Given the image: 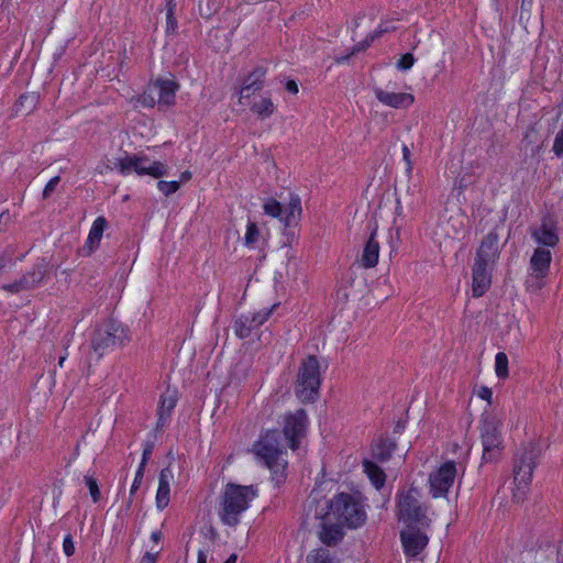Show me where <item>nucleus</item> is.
Masks as SVG:
<instances>
[{
	"label": "nucleus",
	"instance_id": "obj_4",
	"mask_svg": "<svg viewBox=\"0 0 563 563\" xmlns=\"http://www.w3.org/2000/svg\"><path fill=\"white\" fill-rule=\"evenodd\" d=\"M129 341V328L119 321L108 320L95 329L90 347L98 357H101L107 351L121 347Z\"/></svg>",
	"mask_w": 563,
	"mask_h": 563
},
{
	"label": "nucleus",
	"instance_id": "obj_22",
	"mask_svg": "<svg viewBox=\"0 0 563 563\" xmlns=\"http://www.w3.org/2000/svg\"><path fill=\"white\" fill-rule=\"evenodd\" d=\"M532 235L541 246H555L559 242L555 228L548 222H543L539 228L534 229Z\"/></svg>",
	"mask_w": 563,
	"mask_h": 563
},
{
	"label": "nucleus",
	"instance_id": "obj_61",
	"mask_svg": "<svg viewBox=\"0 0 563 563\" xmlns=\"http://www.w3.org/2000/svg\"><path fill=\"white\" fill-rule=\"evenodd\" d=\"M65 360H66V356H60V357H59V360H58V365H59L60 367H63V364H64Z\"/></svg>",
	"mask_w": 563,
	"mask_h": 563
},
{
	"label": "nucleus",
	"instance_id": "obj_26",
	"mask_svg": "<svg viewBox=\"0 0 563 563\" xmlns=\"http://www.w3.org/2000/svg\"><path fill=\"white\" fill-rule=\"evenodd\" d=\"M307 563H340V560L328 548H317L306 558Z\"/></svg>",
	"mask_w": 563,
	"mask_h": 563
},
{
	"label": "nucleus",
	"instance_id": "obj_43",
	"mask_svg": "<svg viewBox=\"0 0 563 563\" xmlns=\"http://www.w3.org/2000/svg\"><path fill=\"white\" fill-rule=\"evenodd\" d=\"M63 550L67 556H71L75 553V544L70 534L64 538Z\"/></svg>",
	"mask_w": 563,
	"mask_h": 563
},
{
	"label": "nucleus",
	"instance_id": "obj_7",
	"mask_svg": "<svg viewBox=\"0 0 563 563\" xmlns=\"http://www.w3.org/2000/svg\"><path fill=\"white\" fill-rule=\"evenodd\" d=\"M263 209L265 214L280 219V221L284 222L285 228L288 229L286 232L287 241L284 242V246H290L294 243H298L295 229L300 221L302 212L301 200L298 195H290L285 217H283V206L276 199H267L264 202Z\"/></svg>",
	"mask_w": 563,
	"mask_h": 563
},
{
	"label": "nucleus",
	"instance_id": "obj_51",
	"mask_svg": "<svg viewBox=\"0 0 563 563\" xmlns=\"http://www.w3.org/2000/svg\"><path fill=\"white\" fill-rule=\"evenodd\" d=\"M478 396L482 398V399H485V400H490L492 396H493V393L489 388L487 387H482V389L479 390L478 393Z\"/></svg>",
	"mask_w": 563,
	"mask_h": 563
},
{
	"label": "nucleus",
	"instance_id": "obj_63",
	"mask_svg": "<svg viewBox=\"0 0 563 563\" xmlns=\"http://www.w3.org/2000/svg\"><path fill=\"white\" fill-rule=\"evenodd\" d=\"M229 234H233L234 236H238V238H239V233H238V231L229 232Z\"/></svg>",
	"mask_w": 563,
	"mask_h": 563
},
{
	"label": "nucleus",
	"instance_id": "obj_59",
	"mask_svg": "<svg viewBox=\"0 0 563 563\" xmlns=\"http://www.w3.org/2000/svg\"><path fill=\"white\" fill-rule=\"evenodd\" d=\"M145 465L146 464H143V462L141 461L140 465H139V468L136 472H141V476H144V468H145Z\"/></svg>",
	"mask_w": 563,
	"mask_h": 563
},
{
	"label": "nucleus",
	"instance_id": "obj_30",
	"mask_svg": "<svg viewBox=\"0 0 563 563\" xmlns=\"http://www.w3.org/2000/svg\"><path fill=\"white\" fill-rule=\"evenodd\" d=\"M265 74L266 69L258 66L244 79L243 85L252 88L253 90L260 91L263 88Z\"/></svg>",
	"mask_w": 563,
	"mask_h": 563
},
{
	"label": "nucleus",
	"instance_id": "obj_3",
	"mask_svg": "<svg viewBox=\"0 0 563 563\" xmlns=\"http://www.w3.org/2000/svg\"><path fill=\"white\" fill-rule=\"evenodd\" d=\"M329 516L347 528H358L366 520V512L360 495L340 493L329 504Z\"/></svg>",
	"mask_w": 563,
	"mask_h": 563
},
{
	"label": "nucleus",
	"instance_id": "obj_8",
	"mask_svg": "<svg viewBox=\"0 0 563 563\" xmlns=\"http://www.w3.org/2000/svg\"><path fill=\"white\" fill-rule=\"evenodd\" d=\"M320 365L316 356L310 355L302 360L299 369L295 393L302 402L314 401L320 387Z\"/></svg>",
	"mask_w": 563,
	"mask_h": 563
},
{
	"label": "nucleus",
	"instance_id": "obj_13",
	"mask_svg": "<svg viewBox=\"0 0 563 563\" xmlns=\"http://www.w3.org/2000/svg\"><path fill=\"white\" fill-rule=\"evenodd\" d=\"M483 445V461L493 462L500 454L501 438L497 423L493 419H485L481 427Z\"/></svg>",
	"mask_w": 563,
	"mask_h": 563
},
{
	"label": "nucleus",
	"instance_id": "obj_49",
	"mask_svg": "<svg viewBox=\"0 0 563 563\" xmlns=\"http://www.w3.org/2000/svg\"><path fill=\"white\" fill-rule=\"evenodd\" d=\"M152 453H153V445L152 444H147L144 448L143 454H142V462H143V464L147 463V461L150 460Z\"/></svg>",
	"mask_w": 563,
	"mask_h": 563
},
{
	"label": "nucleus",
	"instance_id": "obj_12",
	"mask_svg": "<svg viewBox=\"0 0 563 563\" xmlns=\"http://www.w3.org/2000/svg\"><path fill=\"white\" fill-rule=\"evenodd\" d=\"M307 423L308 417L305 409L285 415L283 433L291 450L298 449L300 439L306 435Z\"/></svg>",
	"mask_w": 563,
	"mask_h": 563
},
{
	"label": "nucleus",
	"instance_id": "obj_44",
	"mask_svg": "<svg viewBox=\"0 0 563 563\" xmlns=\"http://www.w3.org/2000/svg\"><path fill=\"white\" fill-rule=\"evenodd\" d=\"M388 243L393 246L397 243H406V240L402 238V233L400 232L399 229H395V232L394 233H390V239L388 241Z\"/></svg>",
	"mask_w": 563,
	"mask_h": 563
},
{
	"label": "nucleus",
	"instance_id": "obj_34",
	"mask_svg": "<svg viewBox=\"0 0 563 563\" xmlns=\"http://www.w3.org/2000/svg\"><path fill=\"white\" fill-rule=\"evenodd\" d=\"M166 31L174 32L177 27V21L175 18L176 2L175 0H167L166 3Z\"/></svg>",
	"mask_w": 563,
	"mask_h": 563
},
{
	"label": "nucleus",
	"instance_id": "obj_25",
	"mask_svg": "<svg viewBox=\"0 0 563 563\" xmlns=\"http://www.w3.org/2000/svg\"><path fill=\"white\" fill-rule=\"evenodd\" d=\"M363 467H364V472L366 473V475L369 478V481L372 482V484L377 489L382 488L384 486L385 479H386V476H385V473L383 472V470L372 461H364Z\"/></svg>",
	"mask_w": 563,
	"mask_h": 563
},
{
	"label": "nucleus",
	"instance_id": "obj_47",
	"mask_svg": "<svg viewBox=\"0 0 563 563\" xmlns=\"http://www.w3.org/2000/svg\"><path fill=\"white\" fill-rule=\"evenodd\" d=\"M27 101H30L31 104L33 106L34 102L36 101V97L34 95H30V96L23 95V96L20 97L19 102H18L16 106L18 107H23L24 103L27 102Z\"/></svg>",
	"mask_w": 563,
	"mask_h": 563
},
{
	"label": "nucleus",
	"instance_id": "obj_1",
	"mask_svg": "<svg viewBox=\"0 0 563 563\" xmlns=\"http://www.w3.org/2000/svg\"><path fill=\"white\" fill-rule=\"evenodd\" d=\"M283 438L278 430H268L254 444L253 451L255 455L271 470L273 479L279 484L286 478L287 461L284 459L286 454L284 450Z\"/></svg>",
	"mask_w": 563,
	"mask_h": 563
},
{
	"label": "nucleus",
	"instance_id": "obj_46",
	"mask_svg": "<svg viewBox=\"0 0 563 563\" xmlns=\"http://www.w3.org/2000/svg\"><path fill=\"white\" fill-rule=\"evenodd\" d=\"M257 90H253L252 88H249L244 85H242V88L240 90V102H242V99L250 98L252 95H254Z\"/></svg>",
	"mask_w": 563,
	"mask_h": 563
},
{
	"label": "nucleus",
	"instance_id": "obj_35",
	"mask_svg": "<svg viewBox=\"0 0 563 563\" xmlns=\"http://www.w3.org/2000/svg\"><path fill=\"white\" fill-rule=\"evenodd\" d=\"M180 187L179 181H165L159 180L157 183V188L161 192H163L165 196H169L174 192H176Z\"/></svg>",
	"mask_w": 563,
	"mask_h": 563
},
{
	"label": "nucleus",
	"instance_id": "obj_2",
	"mask_svg": "<svg viewBox=\"0 0 563 563\" xmlns=\"http://www.w3.org/2000/svg\"><path fill=\"white\" fill-rule=\"evenodd\" d=\"M256 496L253 486L228 484L221 495L219 517L223 525L235 527L240 522V516Z\"/></svg>",
	"mask_w": 563,
	"mask_h": 563
},
{
	"label": "nucleus",
	"instance_id": "obj_52",
	"mask_svg": "<svg viewBox=\"0 0 563 563\" xmlns=\"http://www.w3.org/2000/svg\"><path fill=\"white\" fill-rule=\"evenodd\" d=\"M156 555H157V553L153 554L151 552H146L143 555V558L141 560V563H155L156 562Z\"/></svg>",
	"mask_w": 563,
	"mask_h": 563
},
{
	"label": "nucleus",
	"instance_id": "obj_17",
	"mask_svg": "<svg viewBox=\"0 0 563 563\" xmlns=\"http://www.w3.org/2000/svg\"><path fill=\"white\" fill-rule=\"evenodd\" d=\"M178 89L179 84L175 80L157 78L152 86H150L148 91L157 92V103L159 107H170L175 103V97Z\"/></svg>",
	"mask_w": 563,
	"mask_h": 563
},
{
	"label": "nucleus",
	"instance_id": "obj_58",
	"mask_svg": "<svg viewBox=\"0 0 563 563\" xmlns=\"http://www.w3.org/2000/svg\"><path fill=\"white\" fill-rule=\"evenodd\" d=\"M224 563H236V555L235 554H231L225 561Z\"/></svg>",
	"mask_w": 563,
	"mask_h": 563
},
{
	"label": "nucleus",
	"instance_id": "obj_5",
	"mask_svg": "<svg viewBox=\"0 0 563 563\" xmlns=\"http://www.w3.org/2000/svg\"><path fill=\"white\" fill-rule=\"evenodd\" d=\"M542 453V446L537 442H529L521 448L520 454L517 455L516 465L514 470V481L517 485V490L514 497L517 500L523 498L526 489L532 479L533 470L537 460Z\"/></svg>",
	"mask_w": 563,
	"mask_h": 563
},
{
	"label": "nucleus",
	"instance_id": "obj_56",
	"mask_svg": "<svg viewBox=\"0 0 563 563\" xmlns=\"http://www.w3.org/2000/svg\"><path fill=\"white\" fill-rule=\"evenodd\" d=\"M190 178H191V173L189 170H185L180 175L179 183L181 184V183L188 181Z\"/></svg>",
	"mask_w": 563,
	"mask_h": 563
},
{
	"label": "nucleus",
	"instance_id": "obj_23",
	"mask_svg": "<svg viewBox=\"0 0 563 563\" xmlns=\"http://www.w3.org/2000/svg\"><path fill=\"white\" fill-rule=\"evenodd\" d=\"M397 444L387 437H380L373 445V456L379 462H387L395 452Z\"/></svg>",
	"mask_w": 563,
	"mask_h": 563
},
{
	"label": "nucleus",
	"instance_id": "obj_37",
	"mask_svg": "<svg viewBox=\"0 0 563 563\" xmlns=\"http://www.w3.org/2000/svg\"><path fill=\"white\" fill-rule=\"evenodd\" d=\"M260 234V230L254 222H249L247 229L244 235V240L246 244H253L257 241V236Z\"/></svg>",
	"mask_w": 563,
	"mask_h": 563
},
{
	"label": "nucleus",
	"instance_id": "obj_62",
	"mask_svg": "<svg viewBox=\"0 0 563 563\" xmlns=\"http://www.w3.org/2000/svg\"><path fill=\"white\" fill-rule=\"evenodd\" d=\"M533 131H534V128H530L529 131L526 133L525 139H528L529 132H533Z\"/></svg>",
	"mask_w": 563,
	"mask_h": 563
},
{
	"label": "nucleus",
	"instance_id": "obj_29",
	"mask_svg": "<svg viewBox=\"0 0 563 563\" xmlns=\"http://www.w3.org/2000/svg\"><path fill=\"white\" fill-rule=\"evenodd\" d=\"M251 111L256 113L261 119H267L274 113L275 106L271 98H263L251 106Z\"/></svg>",
	"mask_w": 563,
	"mask_h": 563
},
{
	"label": "nucleus",
	"instance_id": "obj_54",
	"mask_svg": "<svg viewBox=\"0 0 563 563\" xmlns=\"http://www.w3.org/2000/svg\"><path fill=\"white\" fill-rule=\"evenodd\" d=\"M364 246H367V247H371V246H379L378 245V241L375 240V234L372 233L371 236L368 238L367 242L365 243Z\"/></svg>",
	"mask_w": 563,
	"mask_h": 563
},
{
	"label": "nucleus",
	"instance_id": "obj_60",
	"mask_svg": "<svg viewBox=\"0 0 563 563\" xmlns=\"http://www.w3.org/2000/svg\"><path fill=\"white\" fill-rule=\"evenodd\" d=\"M405 426L401 422H398L395 427V432H401Z\"/></svg>",
	"mask_w": 563,
	"mask_h": 563
},
{
	"label": "nucleus",
	"instance_id": "obj_41",
	"mask_svg": "<svg viewBox=\"0 0 563 563\" xmlns=\"http://www.w3.org/2000/svg\"><path fill=\"white\" fill-rule=\"evenodd\" d=\"M552 151L558 157L563 156V126L555 135Z\"/></svg>",
	"mask_w": 563,
	"mask_h": 563
},
{
	"label": "nucleus",
	"instance_id": "obj_45",
	"mask_svg": "<svg viewBox=\"0 0 563 563\" xmlns=\"http://www.w3.org/2000/svg\"><path fill=\"white\" fill-rule=\"evenodd\" d=\"M142 479H143V476H141V472H136L135 473V477H134V481H133V484L131 486V489H130V496L132 497L135 492L139 489L141 483H142Z\"/></svg>",
	"mask_w": 563,
	"mask_h": 563
},
{
	"label": "nucleus",
	"instance_id": "obj_14",
	"mask_svg": "<svg viewBox=\"0 0 563 563\" xmlns=\"http://www.w3.org/2000/svg\"><path fill=\"white\" fill-rule=\"evenodd\" d=\"M456 477V464L454 461L443 463L437 471L430 474V492L433 497L445 496Z\"/></svg>",
	"mask_w": 563,
	"mask_h": 563
},
{
	"label": "nucleus",
	"instance_id": "obj_16",
	"mask_svg": "<svg viewBox=\"0 0 563 563\" xmlns=\"http://www.w3.org/2000/svg\"><path fill=\"white\" fill-rule=\"evenodd\" d=\"M400 540L406 555L416 558L424 550L429 538L420 529L408 527L407 530L400 532Z\"/></svg>",
	"mask_w": 563,
	"mask_h": 563
},
{
	"label": "nucleus",
	"instance_id": "obj_10",
	"mask_svg": "<svg viewBox=\"0 0 563 563\" xmlns=\"http://www.w3.org/2000/svg\"><path fill=\"white\" fill-rule=\"evenodd\" d=\"M120 174L128 175L132 170L137 175H150L161 178L168 173V167L161 162H151L146 156L129 155L118 159L117 164Z\"/></svg>",
	"mask_w": 563,
	"mask_h": 563
},
{
	"label": "nucleus",
	"instance_id": "obj_48",
	"mask_svg": "<svg viewBox=\"0 0 563 563\" xmlns=\"http://www.w3.org/2000/svg\"><path fill=\"white\" fill-rule=\"evenodd\" d=\"M153 92H144L143 95V103L147 107H154V104L157 102L155 98L152 96Z\"/></svg>",
	"mask_w": 563,
	"mask_h": 563
},
{
	"label": "nucleus",
	"instance_id": "obj_21",
	"mask_svg": "<svg viewBox=\"0 0 563 563\" xmlns=\"http://www.w3.org/2000/svg\"><path fill=\"white\" fill-rule=\"evenodd\" d=\"M340 526L339 522L336 525L322 523L318 532L319 540L327 547H335L339 544L344 537V532Z\"/></svg>",
	"mask_w": 563,
	"mask_h": 563
},
{
	"label": "nucleus",
	"instance_id": "obj_33",
	"mask_svg": "<svg viewBox=\"0 0 563 563\" xmlns=\"http://www.w3.org/2000/svg\"><path fill=\"white\" fill-rule=\"evenodd\" d=\"M375 37H376L375 34L367 35L364 41H362V42H360V43H357L356 45L353 46L352 52H351L350 55L338 57L335 59V62L338 64H342V63L346 62L350 58L351 55H354L356 53L365 51L372 44V42L375 40Z\"/></svg>",
	"mask_w": 563,
	"mask_h": 563
},
{
	"label": "nucleus",
	"instance_id": "obj_20",
	"mask_svg": "<svg viewBox=\"0 0 563 563\" xmlns=\"http://www.w3.org/2000/svg\"><path fill=\"white\" fill-rule=\"evenodd\" d=\"M174 478L173 471L169 467H164L159 473L158 488L156 493V506L158 509H164L169 503L170 482Z\"/></svg>",
	"mask_w": 563,
	"mask_h": 563
},
{
	"label": "nucleus",
	"instance_id": "obj_18",
	"mask_svg": "<svg viewBox=\"0 0 563 563\" xmlns=\"http://www.w3.org/2000/svg\"><path fill=\"white\" fill-rule=\"evenodd\" d=\"M374 93L379 102L396 109L408 108L415 101V97L407 92H389L382 88H375Z\"/></svg>",
	"mask_w": 563,
	"mask_h": 563
},
{
	"label": "nucleus",
	"instance_id": "obj_6",
	"mask_svg": "<svg viewBox=\"0 0 563 563\" xmlns=\"http://www.w3.org/2000/svg\"><path fill=\"white\" fill-rule=\"evenodd\" d=\"M499 258L497 249H477L472 266V291L474 297H482L492 285V275Z\"/></svg>",
	"mask_w": 563,
	"mask_h": 563
},
{
	"label": "nucleus",
	"instance_id": "obj_42",
	"mask_svg": "<svg viewBox=\"0 0 563 563\" xmlns=\"http://www.w3.org/2000/svg\"><path fill=\"white\" fill-rule=\"evenodd\" d=\"M59 181L60 177L55 176L46 184L43 190V199H47L48 197H51V195L56 190V187L59 184Z\"/></svg>",
	"mask_w": 563,
	"mask_h": 563
},
{
	"label": "nucleus",
	"instance_id": "obj_28",
	"mask_svg": "<svg viewBox=\"0 0 563 563\" xmlns=\"http://www.w3.org/2000/svg\"><path fill=\"white\" fill-rule=\"evenodd\" d=\"M107 227V220L103 217H98L90 229L87 244L88 246H93L95 244H99L102 238L103 231Z\"/></svg>",
	"mask_w": 563,
	"mask_h": 563
},
{
	"label": "nucleus",
	"instance_id": "obj_9",
	"mask_svg": "<svg viewBox=\"0 0 563 563\" xmlns=\"http://www.w3.org/2000/svg\"><path fill=\"white\" fill-rule=\"evenodd\" d=\"M416 494V489H409L399 495L398 518L400 521L406 522L408 527L428 528L431 523V518L428 516V507L419 501Z\"/></svg>",
	"mask_w": 563,
	"mask_h": 563
},
{
	"label": "nucleus",
	"instance_id": "obj_50",
	"mask_svg": "<svg viewBox=\"0 0 563 563\" xmlns=\"http://www.w3.org/2000/svg\"><path fill=\"white\" fill-rule=\"evenodd\" d=\"M286 90L296 95L298 92V85L295 80H288L285 86Z\"/></svg>",
	"mask_w": 563,
	"mask_h": 563
},
{
	"label": "nucleus",
	"instance_id": "obj_36",
	"mask_svg": "<svg viewBox=\"0 0 563 563\" xmlns=\"http://www.w3.org/2000/svg\"><path fill=\"white\" fill-rule=\"evenodd\" d=\"M85 483H86L87 487L89 488L92 500L95 503H97L100 499L101 494H100L96 478L92 476L86 475Z\"/></svg>",
	"mask_w": 563,
	"mask_h": 563
},
{
	"label": "nucleus",
	"instance_id": "obj_55",
	"mask_svg": "<svg viewBox=\"0 0 563 563\" xmlns=\"http://www.w3.org/2000/svg\"><path fill=\"white\" fill-rule=\"evenodd\" d=\"M207 552L199 550L197 563H207Z\"/></svg>",
	"mask_w": 563,
	"mask_h": 563
},
{
	"label": "nucleus",
	"instance_id": "obj_27",
	"mask_svg": "<svg viewBox=\"0 0 563 563\" xmlns=\"http://www.w3.org/2000/svg\"><path fill=\"white\" fill-rule=\"evenodd\" d=\"M46 274V264L41 263L34 266V268L22 276L24 285L27 289L37 286Z\"/></svg>",
	"mask_w": 563,
	"mask_h": 563
},
{
	"label": "nucleus",
	"instance_id": "obj_53",
	"mask_svg": "<svg viewBox=\"0 0 563 563\" xmlns=\"http://www.w3.org/2000/svg\"><path fill=\"white\" fill-rule=\"evenodd\" d=\"M10 213L9 211H2L0 213V225L1 224H7L9 221H10Z\"/></svg>",
	"mask_w": 563,
	"mask_h": 563
},
{
	"label": "nucleus",
	"instance_id": "obj_24",
	"mask_svg": "<svg viewBox=\"0 0 563 563\" xmlns=\"http://www.w3.org/2000/svg\"><path fill=\"white\" fill-rule=\"evenodd\" d=\"M508 231L504 224L495 225L482 240L481 246H494L498 244L501 239L503 245L506 244Z\"/></svg>",
	"mask_w": 563,
	"mask_h": 563
},
{
	"label": "nucleus",
	"instance_id": "obj_40",
	"mask_svg": "<svg viewBox=\"0 0 563 563\" xmlns=\"http://www.w3.org/2000/svg\"><path fill=\"white\" fill-rule=\"evenodd\" d=\"M401 152H402V159L406 163V173L408 176H410L412 173V168H413V162L411 161L410 148L406 144H404L401 147Z\"/></svg>",
	"mask_w": 563,
	"mask_h": 563
},
{
	"label": "nucleus",
	"instance_id": "obj_64",
	"mask_svg": "<svg viewBox=\"0 0 563 563\" xmlns=\"http://www.w3.org/2000/svg\"><path fill=\"white\" fill-rule=\"evenodd\" d=\"M560 117H561V112H559V113L556 114V117H555V121H558V120L560 119Z\"/></svg>",
	"mask_w": 563,
	"mask_h": 563
},
{
	"label": "nucleus",
	"instance_id": "obj_39",
	"mask_svg": "<svg viewBox=\"0 0 563 563\" xmlns=\"http://www.w3.org/2000/svg\"><path fill=\"white\" fill-rule=\"evenodd\" d=\"M2 289L5 290V291H9V292H12V294H18V292H21L23 290H27L26 286L24 285V282L22 279V277L14 282V283H11V284H4L2 286Z\"/></svg>",
	"mask_w": 563,
	"mask_h": 563
},
{
	"label": "nucleus",
	"instance_id": "obj_31",
	"mask_svg": "<svg viewBox=\"0 0 563 563\" xmlns=\"http://www.w3.org/2000/svg\"><path fill=\"white\" fill-rule=\"evenodd\" d=\"M379 257V249H363L362 255L358 258L364 268L376 266Z\"/></svg>",
	"mask_w": 563,
	"mask_h": 563
},
{
	"label": "nucleus",
	"instance_id": "obj_15",
	"mask_svg": "<svg viewBox=\"0 0 563 563\" xmlns=\"http://www.w3.org/2000/svg\"><path fill=\"white\" fill-rule=\"evenodd\" d=\"M552 261L549 249H536L531 260V273L527 278L528 288L539 290L543 287L542 279L548 275Z\"/></svg>",
	"mask_w": 563,
	"mask_h": 563
},
{
	"label": "nucleus",
	"instance_id": "obj_32",
	"mask_svg": "<svg viewBox=\"0 0 563 563\" xmlns=\"http://www.w3.org/2000/svg\"><path fill=\"white\" fill-rule=\"evenodd\" d=\"M495 372L499 378H506L508 372V357L504 352H498L495 356Z\"/></svg>",
	"mask_w": 563,
	"mask_h": 563
},
{
	"label": "nucleus",
	"instance_id": "obj_38",
	"mask_svg": "<svg viewBox=\"0 0 563 563\" xmlns=\"http://www.w3.org/2000/svg\"><path fill=\"white\" fill-rule=\"evenodd\" d=\"M415 57L411 53L404 54L397 62V68L400 70H408L413 66Z\"/></svg>",
	"mask_w": 563,
	"mask_h": 563
},
{
	"label": "nucleus",
	"instance_id": "obj_57",
	"mask_svg": "<svg viewBox=\"0 0 563 563\" xmlns=\"http://www.w3.org/2000/svg\"><path fill=\"white\" fill-rule=\"evenodd\" d=\"M153 541L158 542L162 538V533L159 531H155L151 534Z\"/></svg>",
	"mask_w": 563,
	"mask_h": 563
},
{
	"label": "nucleus",
	"instance_id": "obj_19",
	"mask_svg": "<svg viewBox=\"0 0 563 563\" xmlns=\"http://www.w3.org/2000/svg\"><path fill=\"white\" fill-rule=\"evenodd\" d=\"M177 400V393L175 390H167L165 394L161 396L156 430H162L168 423L172 411L175 408Z\"/></svg>",
	"mask_w": 563,
	"mask_h": 563
},
{
	"label": "nucleus",
	"instance_id": "obj_11",
	"mask_svg": "<svg viewBox=\"0 0 563 563\" xmlns=\"http://www.w3.org/2000/svg\"><path fill=\"white\" fill-rule=\"evenodd\" d=\"M277 306L278 303H274L269 308H263L258 311H249L238 316L233 324L235 335L240 339L249 338L268 320Z\"/></svg>",
	"mask_w": 563,
	"mask_h": 563
}]
</instances>
